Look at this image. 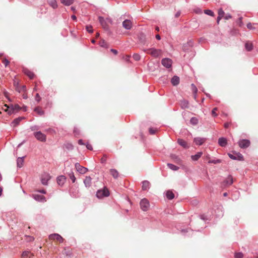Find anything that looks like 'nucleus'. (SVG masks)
Masks as SVG:
<instances>
[{
    "label": "nucleus",
    "mask_w": 258,
    "mask_h": 258,
    "mask_svg": "<svg viewBox=\"0 0 258 258\" xmlns=\"http://www.w3.org/2000/svg\"><path fill=\"white\" fill-rule=\"evenodd\" d=\"M8 108L9 109V114H11L14 112H18L21 109V107L17 104L14 105L11 104Z\"/></svg>",
    "instance_id": "8"
},
{
    "label": "nucleus",
    "mask_w": 258,
    "mask_h": 258,
    "mask_svg": "<svg viewBox=\"0 0 258 258\" xmlns=\"http://www.w3.org/2000/svg\"><path fill=\"white\" fill-rule=\"evenodd\" d=\"M75 168L77 171L80 174H85L88 170V168L81 166L79 163L75 164Z\"/></svg>",
    "instance_id": "9"
},
{
    "label": "nucleus",
    "mask_w": 258,
    "mask_h": 258,
    "mask_svg": "<svg viewBox=\"0 0 258 258\" xmlns=\"http://www.w3.org/2000/svg\"><path fill=\"white\" fill-rule=\"evenodd\" d=\"M141 209L143 211H147L148 210L149 207H150V203L149 201L146 199L144 198L142 199L140 203Z\"/></svg>",
    "instance_id": "3"
},
{
    "label": "nucleus",
    "mask_w": 258,
    "mask_h": 258,
    "mask_svg": "<svg viewBox=\"0 0 258 258\" xmlns=\"http://www.w3.org/2000/svg\"><path fill=\"white\" fill-rule=\"evenodd\" d=\"M217 110V108L216 107L214 108L212 110V114L214 116H217V114L216 112V111Z\"/></svg>",
    "instance_id": "51"
},
{
    "label": "nucleus",
    "mask_w": 258,
    "mask_h": 258,
    "mask_svg": "<svg viewBox=\"0 0 258 258\" xmlns=\"http://www.w3.org/2000/svg\"><path fill=\"white\" fill-rule=\"evenodd\" d=\"M231 18H232L231 15L230 14H228L226 15V16L224 17V19L225 20H228L229 19H231Z\"/></svg>",
    "instance_id": "58"
},
{
    "label": "nucleus",
    "mask_w": 258,
    "mask_h": 258,
    "mask_svg": "<svg viewBox=\"0 0 258 258\" xmlns=\"http://www.w3.org/2000/svg\"><path fill=\"white\" fill-rule=\"evenodd\" d=\"M194 42L192 40H189L186 43L183 44L182 46V50L184 52H188L189 51V48H186V46H189V47H191V48L194 46Z\"/></svg>",
    "instance_id": "11"
},
{
    "label": "nucleus",
    "mask_w": 258,
    "mask_h": 258,
    "mask_svg": "<svg viewBox=\"0 0 258 258\" xmlns=\"http://www.w3.org/2000/svg\"><path fill=\"white\" fill-rule=\"evenodd\" d=\"M171 84L173 86H177L179 83V78L177 76H174L171 80Z\"/></svg>",
    "instance_id": "23"
},
{
    "label": "nucleus",
    "mask_w": 258,
    "mask_h": 258,
    "mask_svg": "<svg viewBox=\"0 0 258 258\" xmlns=\"http://www.w3.org/2000/svg\"><path fill=\"white\" fill-rule=\"evenodd\" d=\"M133 58L135 60H139L141 59V56L139 54L135 53L133 56Z\"/></svg>",
    "instance_id": "43"
},
{
    "label": "nucleus",
    "mask_w": 258,
    "mask_h": 258,
    "mask_svg": "<svg viewBox=\"0 0 258 258\" xmlns=\"http://www.w3.org/2000/svg\"><path fill=\"white\" fill-rule=\"evenodd\" d=\"M149 132L151 135H154L156 133V130L150 127L149 128Z\"/></svg>",
    "instance_id": "50"
},
{
    "label": "nucleus",
    "mask_w": 258,
    "mask_h": 258,
    "mask_svg": "<svg viewBox=\"0 0 258 258\" xmlns=\"http://www.w3.org/2000/svg\"><path fill=\"white\" fill-rule=\"evenodd\" d=\"M107 157L106 155H104L101 158L100 162L102 164H105L106 161Z\"/></svg>",
    "instance_id": "48"
},
{
    "label": "nucleus",
    "mask_w": 258,
    "mask_h": 258,
    "mask_svg": "<svg viewBox=\"0 0 258 258\" xmlns=\"http://www.w3.org/2000/svg\"><path fill=\"white\" fill-rule=\"evenodd\" d=\"M110 171V174L114 178H117L118 177V172L116 169H111Z\"/></svg>",
    "instance_id": "31"
},
{
    "label": "nucleus",
    "mask_w": 258,
    "mask_h": 258,
    "mask_svg": "<svg viewBox=\"0 0 258 258\" xmlns=\"http://www.w3.org/2000/svg\"><path fill=\"white\" fill-rule=\"evenodd\" d=\"M35 100L37 102H39L41 100V97L38 93H37L35 97Z\"/></svg>",
    "instance_id": "52"
},
{
    "label": "nucleus",
    "mask_w": 258,
    "mask_h": 258,
    "mask_svg": "<svg viewBox=\"0 0 258 258\" xmlns=\"http://www.w3.org/2000/svg\"><path fill=\"white\" fill-rule=\"evenodd\" d=\"M150 183L147 180H144L142 182V189L147 190L150 188Z\"/></svg>",
    "instance_id": "24"
},
{
    "label": "nucleus",
    "mask_w": 258,
    "mask_h": 258,
    "mask_svg": "<svg viewBox=\"0 0 258 258\" xmlns=\"http://www.w3.org/2000/svg\"><path fill=\"white\" fill-rule=\"evenodd\" d=\"M206 141V139L198 137L194 139V142L197 145H202Z\"/></svg>",
    "instance_id": "22"
},
{
    "label": "nucleus",
    "mask_w": 258,
    "mask_h": 258,
    "mask_svg": "<svg viewBox=\"0 0 258 258\" xmlns=\"http://www.w3.org/2000/svg\"><path fill=\"white\" fill-rule=\"evenodd\" d=\"M250 142L247 139L240 140L238 142L239 146L242 149H245L249 146Z\"/></svg>",
    "instance_id": "7"
},
{
    "label": "nucleus",
    "mask_w": 258,
    "mask_h": 258,
    "mask_svg": "<svg viewBox=\"0 0 258 258\" xmlns=\"http://www.w3.org/2000/svg\"><path fill=\"white\" fill-rule=\"evenodd\" d=\"M221 162L220 159H213L209 161V163L218 164Z\"/></svg>",
    "instance_id": "40"
},
{
    "label": "nucleus",
    "mask_w": 258,
    "mask_h": 258,
    "mask_svg": "<svg viewBox=\"0 0 258 258\" xmlns=\"http://www.w3.org/2000/svg\"><path fill=\"white\" fill-rule=\"evenodd\" d=\"M166 195L167 199L169 200H171L174 198V194L171 190H169L167 191Z\"/></svg>",
    "instance_id": "27"
},
{
    "label": "nucleus",
    "mask_w": 258,
    "mask_h": 258,
    "mask_svg": "<svg viewBox=\"0 0 258 258\" xmlns=\"http://www.w3.org/2000/svg\"><path fill=\"white\" fill-rule=\"evenodd\" d=\"M236 157H237V159L236 160H239V161H242L243 160V155L240 154V153H238L237 155H236Z\"/></svg>",
    "instance_id": "46"
},
{
    "label": "nucleus",
    "mask_w": 258,
    "mask_h": 258,
    "mask_svg": "<svg viewBox=\"0 0 258 258\" xmlns=\"http://www.w3.org/2000/svg\"><path fill=\"white\" fill-rule=\"evenodd\" d=\"M48 3L49 5L54 9L57 8V4L56 0H50Z\"/></svg>",
    "instance_id": "32"
},
{
    "label": "nucleus",
    "mask_w": 258,
    "mask_h": 258,
    "mask_svg": "<svg viewBox=\"0 0 258 258\" xmlns=\"http://www.w3.org/2000/svg\"><path fill=\"white\" fill-rule=\"evenodd\" d=\"M30 128L32 131H38V130H39L40 127L38 125H35L31 126Z\"/></svg>",
    "instance_id": "45"
},
{
    "label": "nucleus",
    "mask_w": 258,
    "mask_h": 258,
    "mask_svg": "<svg viewBox=\"0 0 258 258\" xmlns=\"http://www.w3.org/2000/svg\"><path fill=\"white\" fill-rule=\"evenodd\" d=\"M56 181L58 185L62 186L66 181V177L63 175H60L57 177Z\"/></svg>",
    "instance_id": "17"
},
{
    "label": "nucleus",
    "mask_w": 258,
    "mask_h": 258,
    "mask_svg": "<svg viewBox=\"0 0 258 258\" xmlns=\"http://www.w3.org/2000/svg\"><path fill=\"white\" fill-rule=\"evenodd\" d=\"M247 27L249 29H252L253 27L252 24L250 23H249L247 24Z\"/></svg>",
    "instance_id": "60"
},
{
    "label": "nucleus",
    "mask_w": 258,
    "mask_h": 258,
    "mask_svg": "<svg viewBox=\"0 0 258 258\" xmlns=\"http://www.w3.org/2000/svg\"><path fill=\"white\" fill-rule=\"evenodd\" d=\"M190 123L192 125H196L198 124L199 120L197 118L195 117H192L190 119Z\"/></svg>",
    "instance_id": "35"
},
{
    "label": "nucleus",
    "mask_w": 258,
    "mask_h": 258,
    "mask_svg": "<svg viewBox=\"0 0 258 258\" xmlns=\"http://www.w3.org/2000/svg\"><path fill=\"white\" fill-rule=\"evenodd\" d=\"M189 230H191V229H182L181 231V232H182L183 234H184V233H185L186 232H188Z\"/></svg>",
    "instance_id": "59"
},
{
    "label": "nucleus",
    "mask_w": 258,
    "mask_h": 258,
    "mask_svg": "<svg viewBox=\"0 0 258 258\" xmlns=\"http://www.w3.org/2000/svg\"><path fill=\"white\" fill-rule=\"evenodd\" d=\"M143 50L145 53L150 54L154 57H158L160 56L162 53V50L159 49H156L154 47L148 49H144Z\"/></svg>",
    "instance_id": "1"
},
{
    "label": "nucleus",
    "mask_w": 258,
    "mask_h": 258,
    "mask_svg": "<svg viewBox=\"0 0 258 258\" xmlns=\"http://www.w3.org/2000/svg\"><path fill=\"white\" fill-rule=\"evenodd\" d=\"M34 111L40 116H42L44 114V111L42 109L41 107L39 106L36 107L34 108Z\"/></svg>",
    "instance_id": "25"
},
{
    "label": "nucleus",
    "mask_w": 258,
    "mask_h": 258,
    "mask_svg": "<svg viewBox=\"0 0 258 258\" xmlns=\"http://www.w3.org/2000/svg\"><path fill=\"white\" fill-rule=\"evenodd\" d=\"M86 148L89 150H92L93 148L91 145L89 144V143H87L86 145Z\"/></svg>",
    "instance_id": "55"
},
{
    "label": "nucleus",
    "mask_w": 258,
    "mask_h": 258,
    "mask_svg": "<svg viewBox=\"0 0 258 258\" xmlns=\"http://www.w3.org/2000/svg\"><path fill=\"white\" fill-rule=\"evenodd\" d=\"M64 147L68 150H72L74 149V146L70 143H65Z\"/></svg>",
    "instance_id": "36"
},
{
    "label": "nucleus",
    "mask_w": 258,
    "mask_h": 258,
    "mask_svg": "<svg viewBox=\"0 0 258 258\" xmlns=\"http://www.w3.org/2000/svg\"><path fill=\"white\" fill-rule=\"evenodd\" d=\"M161 64L166 68H171L172 64V60L169 58H164L161 60Z\"/></svg>",
    "instance_id": "6"
},
{
    "label": "nucleus",
    "mask_w": 258,
    "mask_h": 258,
    "mask_svg": "<svg viewBox=\"0 0 258 258\" xmlns=\"http://www.w3.org/2000/svg\"><path fill=\"white\" fill-rule=\"evenodd\" d=\"M242 17H240L238 19V20L236 21L237 25H238L239 26H240V27H242L243 26V22L242 21Z\"/></svg>",
    "instance_id": "42"
},
{
    "label": "nucleus",
    "mask_w": 258,
    "mask_h": 258,
    "mask_svg": "<svg viewBox=\"0 0 258 258\" xmlns=\"http://www.w3.org/2000/svg\"><path fill=\"white\" fill-rule=\"evenodd\" d=\"M139 41L140 43L145 45L146 42V37L145 34L143 32H140L138 36Z\"/></svg>",
    "instance_id": "15"
},
{
    "label": "nucleus",
    "mask_w": 258,
    "mask_h": 258,
    "mask_svg": "<svg viewBox=\"0 0 258 258\" xmlns=\"http://www.w3.org/2000/svg\"><path fill=\"white\" fill-rule=\"evenodd\" d=\"M188 104H189L188 101L186 100L183 99L181 101L180 105H181V107L182 109H185V108H188Z\"/></svg>",
    "instance_id": "28"
},
{
    "label": "nucleus",
    "mask_w": 258,
    "mask_h": 258,
    "mask_svg": "<svg viewBox=\"0 0 258 258\" xmlns=\"http://www.w3.org/2000/svg\"><path fill=\"white\" fill-rule=\"evenodd\" d=\"M74 133L75 136L79 135L80 134L79 130L77 127H75L74 128Z\"/></svg>",
    "instance_id": "49"
},
{
    "label": "nucleus",
    "mask_w": 258,
    "mask_h": 258,
    "mask_svg": "<svg viewBox=\"0 0 258 258\" xmlns=\"http://www.w3.org/2000/svg\"><path fill=\"white\" fill-rule=\"evenodd\" d=\"M245 49L248 51H250L251 50H252L253 49V45H252V44L251 43H248V42H247L245 44Z\"/></svg>",
    "instance_id": "34"
},
{
    "label": "nucleus",
    "mask_w": 258,
    "mask_h": 258,
    "mask_svg": "<svg viewBox=\"0 0 258 258\" xmlns=\"http://www.w3.org/2000/svg\"><path fill=\"white\" fill-rule=\"evenodd\" d=\"M60 2L65 6H70L74 3V0H60Z\"/></svg>",
    "instance_id": "33"
},
{
    "label": "nucleus",
    "mask_w": 258,
    "mask_h": 258,
    "mask_svg": "<svg viewBox=\"0 0 258 258\" xmlns=\"http://www.w3.org/2000/svg\"><path fill=\"white\" fill-rule=\"evenodd\" d=\"M204 13H205V14H206L208 15L211 16H214V12L212 10H204Z\"/></svg>",
    "instance_id": "39"
},
{
    "label": "nucleus",
    "mask_w": 258,
    "mask_h": 258,
    "mask_svg": "<svg viewBox=\"0 0 258 258\" xmlns=\"http://www.w3.org/2000/svg\"><path fill=\"white\" fill-rule=\"evenodd\" d=\"M110 192L108 188L104 187L103 188L99 189L97 191L96 196L99 199L107 197L109 196Z\"/></svg>",
    "instance_id": "2"
},
{
    "label": "nucleus",
    "mask_w": 258,
    "mask_h": 258,
    "mask_svg": "<svg viewBox=\"0 0 258 258\" xmlns=\"http://www.w3.org/2000/svg\"><path fill=\"white\" fill-rule=\"evenodd\" d=\"M32 197L35 200L38 202L43 203L46 201V198L42 195L38 194H33L32 195Z\"/></svg>",
    "instance_id": "13"
},
{
    "label": "nucleus",
    "mask_w": 258,
    "mask_h": 258,
    "mask_svg": "<svg viewBox=\"0 0 258 258\" xmlns=\"http://www.w3.org/2000/svg\"><path fill=\"white\" fill-rule=\"evenodd\" d=\"M86 29L87 31V32H88L89 33H92L93 32L92 27L91 25L86 26Z\"/></svg>",
    "instance_id": "41"
},
{
    "label": "nucleus",
    "mask_w": 258,
    "mask_h": 258,
    "mask_svg": "<svg viewBox=\"0 0 258 258\" xmlns=\"http://www.w3.org/2000/svg\"><path fill=\"white\" fill-rule=\"evenodd\" d=\"M177 142L180 146L184 149H187L189 147L187 142L182 139H178Z\"/></svg>",
    "instance_id": "18"
},
{
    "label": "nucleus",
    "mask_w": 258,
    "mask_h": 258,
    "mask_svg": "<svg viewBox=\"0 0 258 258\" xmlns=\"http://www.w3.org/2000/svg\"><path fill=\"white\" fill-rule=\"evenodd\" d=\"M218 144L221 147H225L227 144V139L224 137L220 138L218 139Z\"/></svg>",
    "instance_id": "21"
},
{
    "label": "nucleus",
    "mask_w": 258,
    "mask_h": 258,
    "mask_svg": "<svg viewBox=\"0 0 258 258\" xmlns=\"http://www.w3.org/2000/svg\"><path fill=\"white\" fill-rule=\"evenodd\" d=\"M200 218L203 220H207V218H206V217L205 215H202L200 216Z\"/></svg>",
    "instance_id": "64"
},
{
    "label": "nucleus",
    "mask_w": 258,
    "mask_h": 258,
    "mask_svg": "<svg viewBox=\"0 0 258 258\" xmlns=\"http://www.w3.org/2000/svg\"><path fill=\"white\" fill-rule=\"evenodd\" d=\"M167 166L169 168H170L173 171H177L179 168V167L171 163H167Z\"/></svg>",
    "instance_id": "30"
},
{
    "label": "nucleus",
    "mask_w": 258,
    "mask_h": 258,
    "mask_svg": "<svg viewBox=\"0 0 258 258\" xmlns=\"http://www.w3.org/2000/svg\"><path fill=\"white\" fill-rule=\"evenodd\" d=\"M191 86H192V88L193 89V91L194 92L196 93L197 92V88H196V87L195 86V85L194 84H191Z\"/></svg>",
    "instance_id": "56"
},
{
    "label": "nucleus",
    "mask_w": 258,
    "mask_h": 258,
    "mask_svg": "<svg viewBox=\"0 0 258 258\" xmlns=\"http://www.w3.org/2000/svg\"><path fill=\"white\" fill-rule=\"evenodd\" d=\"M23 72L25 75L28 76L30 79H32L34 78V73L29 70H28V69L24 68L23 70Z\"/></svg>",
    "instance_id": "20"
},
{
    "label": "nucleus",
    "mask_w": 258,
    "mask_h": 258,
    "mask_svg": "<svg viewBox=\"0 0 258 258\" xmlns=\"http://www.w3.org/2000/svg\"><path fill=\"white\" fill-rule=\"evenodd\" d=\"M224 15V12L222 10V9L221 8V9H219L218 10V16L223 18Z\"/></svg>",
    "instance_id": "44"
},
{
    "label": "nucleus",
    "mask_w": 258,
    "mask_h": 258,
    "mask_svg": "<svg viewBox=\"0 0 258 258\" xmlns=\"http://www.w3.org/2000/svg\"><path fill=\"white\" fill-rule=\"evenodd\" d=\"M50 179V176L48 173H44L41 177V181L42 184L46 185L48 184V181Z\"/></svg>",
    "instance_id": "10"
},
{
    "label": "nucleus",
    "mask_w": 258,
    "mask_h": 258,
    "mask_svg": "<svg viewBox=\"0 0 258 258\" xmlns=\"http://www.w3.org/2000/svg\"><path fill=\"white\" fill-rule=\"evenodd\" d=\"M84 183L86 187H90L92 184V178L90 176H86L84 180Z\"/></svg>",
    "instance_id": "19"
},
{
    "label": "nucleus",
    "mask_w": 258,
    "mask_h": 258,
    "mask_svg": "<svg viewBox=\"0 0 258 258\" xmlns=\"http://www.w3.org/2000/svg\"><path fill=\"white\" fill-rule=\"evenodd\" d=\"M34 136L35 137V138L40 141V142H45L46 140V136L45 135L43 134L40 131H37L36 132H34L33 134Z\"/></svg>",
    "instance_id": "4"
},
{
    "label": "nucleus",
    "mask_w": 258,
    "mask_h": 258,
    "mask_svg": "<svg viewBox=\"0 0 258 258\" xmlns=\"http://www.w3.org/2000/svg\"><path fill=\"white\" fill-rule=\"evenodd\" d=\"M110 51L113 52L114 54H117V53H118V51L116 49H110Z\"/></svg>",
    "instance_id": "61"
},
{
    "label": "nucleus",
    "mask_w": 258,
    "mask_h": 258,
    "mask_svg": "<svg viewBox=\"0 0 258 258\" xmlns=\"http://www.w3.org/2000/svg\"><path fill=\"white\" fill-rule=\"evenodd\" d=\"M78 144H79V145H84V144H85L84 143V142H83V141L82 139H80V140H79V141H78Z\"/></svg>",
    "instance_id": "63"
},
{
    "label": "nucleus",
    "mask_w": 258,
    "mask_h": 258,
    "mask_svg": "<svg viewBox=\"0 0 258 258\" xmlns=\"http://www.w3.org/2000/svg\"><path fill=\"white\" fill-rule=\"evenodd\" d=\"M122 26L126 30H130L132 27V23L130 20L126 19L123 21Z\"/></svg>",
    "instance_id": "14"
},
{
    "label": "nucleus",
    "mask_w": 258,
    "mask_h": 258,
    "mask_svg": "<svg viewBox=\"0 0 258 258\" xmlns=\"http://www.w3.org/2000/svg\"><path fill=\"white\" fill-rule=\"evenodd\" d=\"M99 44L101 47H104V48L108 47V44L104 40H101V41H100Z\"/></svg>",
    "instance_id": "38"
},
{
    "label": "nucleus",
    "mask_w": 258,
    "mask_h": 258,
    "mask_svg": "<svg viewBox=\"0 0 258 258\" xmlns=\"http://www.w3.org/2000/svg\"><path fill=\"white\" fill-rule=\"evenodd\" d=\"M228 156L230 157V158L233 159V160H236L237 157H236V155H234L231 154H228Z\"/></svg>",
    "instance_id": "53"
},
{
    "label": "nucleus",
    "mask_w": 258,
    "mask_h": 258,
    "mask_svg": "<svg viewBox=\"0 0 258 258\" xmlns=\"http://www.w3.org/2000/svg\"><path fill=\"white\" fill-rule=\"evenodd\" d=\"M24 117H19L18 118H15L12 122H11V126L13 127H16L17 125H18L20 123V122L23 120L24 119Z\"/></svg>",
    "instance_id": "16"
},
{
    "label": "nucleus",
    "mask_w": 258,
    "mask_h": 258,
    "mask_svg": "<svg viewBox=\"0 0 258 258\" xmlns=\"http://www.w3.org/2000/svg\"><path fill=\"white\" fill-rule=\"evenodd\" d=\"M233 183V177L231 175H229L221 183V187H225L226 186H229L232 185Z\"/></svg>",
    "instance_id": "5"
},
{
    "label": "nucleus",
    "mask_w": 258,
    "mask_h": 258,
    "mask_svg": "<svg viewBox=\"0 0 258 258\" xmlns=\"http://www.w3.org/2000/svg\"><path fill=\"white\" fill-rule=\"evenodd\" d=\"M24 157H19L17 160V166L19 168L22 167L24 162Z\"/></svg>",
    "instance_id": "29"
},
{
    "label": "nucleus",
    "mask_w": 258,
    "mask_h": 258,
    "mask_svg": "<svg viewBox=\"0 0 258 258\" xmlns=\"http://www.w3.org/2000/svg\"><path fill=\"white\" fill-rule=\"evenodd\" d=\"M68 175L72 181V182L74 183L76 181V177L75 176L74 173L72 171H71V172L68 173Z\"/></svg>",
    "instance_id": "37"
},
{
    "label": "nucleus",
    "mask_w": 258,
    "mask_h": 258,
    "mask_svg": "<svg viewBox=\"0 0 258 258\" xmlns=\"http://www.w3.org/2000/svg\"><path fill=\"white\" fill-rule=\"evenodd\" d=\"M203 153L202 152H198L196 154L192 155L191 158L193 161H197L202 156Z\"/></svg>",
    "instance_id": "26"
},
{
    "label": "nucleus",
    "mask_w": 258,
    "mask_h": 258,
    "mask_svg": "<svg viewBox=\"0 0 258 258\" xmlns=\"http://www.w3.org/2000/svg\"><path fill=\"white\" fill-rule=\"evenodd\" d=\"M181 14V12L180 11H178V12H176V13L175 14V17L176 18H178Z\"/></svg>",
    "instance_id": "62"
},
{
    "label": "nucleus",
    "mask_w": 258,
    "mask_h": 258,
    "mask_svg": "<svg viewBox=\"0 0 258 258\" xmlns=\"http://www.w3.org/2000/svg\"><path fill=\"white\" fill-rule=\"evenodd\" d=\"M243 256L242 252H237L235 254V258H242Z\"/></svg>",
    "instance_id": "47"
},
{
    "label": "nucleus",
    "mask_w": 258,
    "mask_h": 258,
    "mask_svg": "<svg viewBox=\"0 0 258 258\" xmlns=\"http://www.w3.org/2000/svg\"><path fill=\"white\" fill-rule=\"evenodd\" d=\"M9 61L7 59H5L4 61H3V63L4 64H5V66L6 67H7L9 64Z\"/></svg>",
    "instance_id": "57"
},
{
    "label": "nucleus",
    "mask_w": 258,
    "mask_h": 258,
    "mask_svg": "<svg viewBox=\"0 0 258 258\" xmlns=\"http://www.w3.org/2000/svg\"><path fill=\"white\" fill-rule=\"evenodd\" d=\"M29 253V252L28 251H24L23 252V253L22 254V256H23V257L27 256L28 255Z\"/></svg>",
    "instance_id": "54"
},
{
    "label": "nucleus",
    "mask_w": 258,
    "mask_h": 258,
    "mask_svg": "<svg viewBox=\"0 0 258 258\" xmlns=\"http://www.w3.org/2000/svg\"><path fill=\"white\" fill-rule=\"evenodd\" d=\"M49 238L50 239H56V240L58 241L59 242H63V238L58 234L57 233H54L50 234L49 236Z\"/></svg>",
    "instance_id": "12"
}]
</instances>
